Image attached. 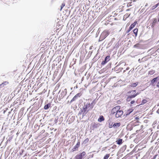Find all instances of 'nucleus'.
<instances>
[{
    "mask_svg": "<svg viewBox=\"0 0 159 159\" xmlns=\"http://www.w3.org/2000/svg\"><path fill=\"white\" fill-rule=\"evenodd\" d=\"M75 159H81L80 157L78 155H76L75 156Z\"/></svg>",
    "mask_w": 159,
    "mask_h": 159,
    "instance_id": "nucleus-31",
    "label": "nucleus"
},
{
    "mask_svg": "<svg viewBox=\"0 0 159 159\" xmlns=\"http://www.w3.org/2000/svg\"><path fill=\"white\" fill-rule=\"evenodd\" d=\"M157 112L159 114V108H158V110L157 111Z\"/></svg>",
    "mask_w": 159,
    "mask_h": 159,
    "instance_id": "nucleus-39",
    "label": "nucleus"
},
{
    "mask_svg": "<svg viewBox=\"0 0 159 159\" xmlns=\"http://www.w3.org/2000/svg\"><path fill=\"white\" fill-rule=\"evenodd\" d=\"M108 35L109 33L107 31H104L101 34V37L104 39Z\"/></svg>",
    "mask_w": 159,
    "mask_h": 159,
    "instance_id": "nucleus-6",
    "label": "nucleus"
},
{
    "mask_svg": "<svg viewBox=\"0 0 159 159\" xmlns=\"http://www.w3.org/2000/svg\"><path fill=\"white\" fill-rule=\"evenodd\" d=\"M60 92H61V93L60 95H59V98L61 99L66 95L67 93V89H65L62 90H60L59 92V93Z\"/></svg>",
    "mask_w": 159,
    "mask_h": 159,
    "instance_id": "nucleus-3",
    "label": "nucleus"
},
{
    "mask_svg": "<svg viewBox=\"0 0 159 159\" xmlns=\"http://www.w3.org/2000/svg\"><path fill=\"white\" fill-rule=\"evenodd\" d=\"M92 48V46L90 47V49H91Z\"/></svg>",
    "mask_w": 159,
    "mask_h": 159,
    "instance_id": "nucleus-43",
    "label": "nucleus"
},
{
    "mask_svg": "<svg viewBox=\"0 0 159 159\" xmlns=\"http://www.w3.org/2000/svg\"><path fill=\"white\" fill-rule=\"evenodd\" d=\"M126 145H124L123 147H122V148L123 149H124V150L126 148Z\"/></svg>",
    "mask_w": 159,
    "mask_h": 159,
    "instance_id": "nucleus-36",
    "label": "nucleus"
},
{
    "mask_svg": "<svg viewBox=\"0 0 159 159\" xmlns=\"http://www.w3.org/2000/svg\"><path fill=\"white\" fill-rule=\"evenodd\" d=\"M110 156L109 154H107L104 157L103 159H107Z\"/></svg>",
    "mask_w": 159,
    "mask_h": 159,
    "instance_id": "nucleus-24",
    "label": "nucleus"
},
{
    "mask_svg": "<svg viewBox=\"0 0 159 159\" xmlns=\"http://www.w3.org/2000/svg\"><path fill=\"white\" fill-rule=\"evenodd\" d=\"M143 58H142V59H139L138 60V61L139 62H140L141 61H142L143 60Z\"/></svg>",
    "mask_w": 159,
    "mask_h": 159,
    "instance_id": "nucleus-35",
    "label": "nucleus"
},
{
    "mask_svg": "<svg viewBox=\"0 0 159 159\" xmlns=\"http://www.w3.org/2000/svg\"><path fill=\"white\" fill-rule=\"evenodd\" d=\"M137 85H138V84L137 83H132L131 84L130 86L131 87H135L136 86H137Z\"/></svg>",
    "mask_w": 159,
    "mask_h": 159,
    "instance_id": "nucleus-21",
    "label": "nucleus"
},
{
    "mask_svg": "<svg viewBox=\"0 0 159 159\" xmlns=\"http://www.w3.org/2000/svg\"><path fill=\"white\" fill-rule=\"evenodd\" d=\"M116 142L117 144L119 145H120L122 143V139H119L118 140H116Z\"/></svg>",
    "mask_w": 159,
    "mask_h": 159,
    "instance_id": "nucleus-17",
    "label": "nucleus"
},
{
    "mask_svg": "<svg viewBox=\"0 0 159 159\" xmlns=\"http://www.w3.org/2000/svg\"><path fill=\"white\" fill-rule=\"evenodd\" d=\"M133 111V109L132 108H130L127 110L126 113V115H129Z\"/></svg>",
    "mask_w": 159,
    "mask_h": 159,
    "instance_id": "nucleus-14",
    "label": "nucleus"
},
{
    "mask_svg": "<svg viewBox=\"0 0 159 159\" xmlns=\"http://www.w3.org/2000/svg\"><path fill=\"white\" fill-rule=\"evenodd\" d=\"M129 9H128L127 11H129Z\"/></svg>",
    "mask_w": 159,
    "mask_h": 159,
    "instance_id": "nucleus-44",
    "label": "nucleus"
},
{
    "mask_svg": "<svg viewBox=\"0 0 159 159\" xmlns=\"http://www.w3.org/2000/svg\"><path fill=\"white\" fill-rule=\"evenodd\" d=\"M51 104L50 103H48V104L46 105L44 107V108L45 110H47L51 106Z\"/></svg>",
    "mask_w": 159,
    "mask_h": 159,
    "instance_id": "nucleus-13",
    "label": "nucleus"
},
{
    "mask_svg": "<svg viewBox=\"0 0 159 159\" xmlns=\"http://www.w3.org/2000/svg\"><path fill=\"white\" fill-rule=\"evenodd\" d=\"M157 87H158V88H159V81L157 83Z\"/></svg>",
    "mask_w": 159,
    "mask_h": 159,
    "instance_id": "nucleus-38",
    "label": "nucleus"
},
{
    "mask_svg": "<svg viewBox=\"0 0 159 159\" xmlns=\"http://www.w3.org/2000/svg\"><path fill=\"white\" fill-rule=\"evenodd\" d=\"M120 125V123H115L113 125V126H114V128H116L117 127H119Z\"/></svg>",
    "mask_w": 159,
    "mask_h": 159,
    "instance_id": "nucleus-12",
    "label": "nucleus"
},
{
    "mask_svg": "<svg viewBox=\"0 0 159 159\" xmlns=\"http://www.w3.org/2000/svg\"><path fill=\"white\" fill-rule=\"evenodd\" d=\"M93 106V103H92L90 104V109H92Z\"/></svg>",
    "mask_w": 159,
    "mask_h": 159,
    "instance_id": "nucleus-30",
    "label": "nucleus"
},
{
    "mask_svg": "<svg viewBox=\"0 0 159 159\" xmlns=\"http://www.w3.org/2000/svg\"><path fill=\"white\" fill-rule=\"evenodd\" d=\"M125 70L124 71V72H125Z\"/></svg>",
    "mask_w": 159,
    "mask_h": 159,
    "instance_id": "nucleus-47",
    "label": "nucleus"
},
{
    "mask_svg": "<svg viewBox=\"0 0 159 159\" xmlns=\"http://www.w3.org/2000/svg\"><path fill=\"white\" fill-rule=\"evenodd\" d=\"M104 120V118L102 116H100L99 118L98 119V121L99 122H101Z\"/></svg>",
    "mask_w": 159,
    "mask_h": 159,
    "instance_id": "nucleus-16",
    "label": "nucleus"
},
{
    "mask_svg": "<svg viewBox=\"0 0 159 159\" xmlns=\"http://www.w3.org/2000/svg\"><path fill=\"white\" fill-rule=\"evenodd\" d=\"M158 80H159V76L155 78L152 80L151 81L150 85H153Z\"/></svg>",
    "mask_w": 159,
    "mask_h": 159,
    "instance_id": "nucleus-8",
    "label": "nucleus"
},
{
    "mask_svg": "<svg viewBox=\"0 0 159 159\" xmlns=\"http://www.w3.org/2000/svg\"><path fill=\"white\" fill-rule=\"evenodd\" d=\"M110 121H111L110 120H109L108 121V123H109V127L110 128H111L112 127H114V126H113V125H112V124H111Z\"/></svg>",
    "mask_w": 159,
    "mask_h": 159,
    "instance_id": "nucleus-22",
    "label": "nucleus"
},
{
    "mask_svg": "<svg viewBox=\"0 0 159 159\" xmlns=\"http://www.w3.org/2000/svg\"><path fill=\"white\" fill-rule=\"evenodd\" d=\"M155 73V71L154 70H151L149 71L148 72V74L152 75L153 74Z\"/></svg>",
    "mask_w": 159,
    "mask_h": 159,
    "instance_id": "nucleus-25",
    "label": "nucleus"
},
{
    "mask_svg": "<svg viewBox=\"0 0 159 159\" xmlns=\"http://www.w3.org/2000/svg\"><path fill=\"white\" fill-rule=\"evenodd\" d=\"M81 96V94L80 93H78L77 94H76L70 101V103H71L75 101Z\"/></svg>",
    "mask_w": 159,
    "mask_h": 159,
    "instance_id": "nucleus-5",
    "label": "nucleus"
},
{
    "mask_svg": "<svg viewBox=\"0 0 159 159\" xmlns=\"http://www.w3.org/2000/svg\"><path fill=\"white\" fill-rule=\"evenodd\" d=\"M80 142L79 141L75 145V146L74 147V149L75 150L76 149V148H78L80 146Z\"/></svg>",
    "mask_w": 159,
    "mask_h": 159,
    "instance_id": "nucleus-19",
    "label": "nucleus"
},
{
    "mask_svg": "<svg viewBox=\"0 0 159 159\" xmlns=\"http://www.w3.org/2000/svg\"><path fill=\"white\" fill-rule=\"evenodd\" d=\"M138 31V29H135L133 30V32L135 34V37H136L137 36Z\"/></svg>",
    "mask_w": 159,
    "mask_h": 159,
    "instance_id": "nucleus-20",
    "label": "nucleus"
},
{
    "mask_svg": "<svg viewBox=\"0 0 159 159\" xmlns=\"http://www.w3.org/2000/svg\"><path fill=\"white\" fill-rule=\"evenodd\" d=\"M157 21V20L156 19H155L154 20V21H153V23H155Z\"/></svg>",
    "mask_w": 159,
    "mask_h": 159,
    "instance_id": "nucleus-40",
    "label": "nucleus"
},
{
    "mask_svg": "<svg viewBox=\"0 0 159 159\" xmlns=\"http://www.w3.org/2000/svg\"><path fill=\"white\" fill-rule=\"evenodd\" d=\"M110 60V56H107L105 58L104 61H103L101 63L102 65H105L108 61Z\"/></svg>",
    "mask_w": 159,
    "mask_h": 159,
    "instance_id": "nucleus-7",
    "label": "nucleus"
},
{
    "mask_svg": "<svg viewBox=\"0 0 159 159\" xmlns=\"http://www.w3.org/2000/svg\"><path fill=\"white\" fill-rule=\"evenodd\" d=\"M131 100V99L129 97L127 96V98H126V101L127 102H129Z\"/></svg>",
    "mask_w": 159,
    "mask_h": 159,
    "instance_id": "nucleus-29",
    "label": "nucleus"
},
{
    "mask_svg": "<svg viewBox=\"0 0 159 159\" xmlns=\"http://www.w3.org/2000/svg\"><path fill=\"white\" fill-rule=\"evenodd\" d=\"M128 96L130 98H131V99L135 97V95H130V94H129V95Z\"/></svg>",
    "mask_w": 159,
    "mask_h": 159,
    "instance_id": "nucleus-26",
    "label": "nucleus"
},
{
    "mask_svg": "<svg viewBox=\"0 0 159 159\" xmlns=\"http://www.w3.org/2000/svg\"><path fill=\"white\" fill-rule=\"evenodd\" d=\"M139 93H135V94L134 95H135V97L137 95H139Z\"/></svg>",
    "mask_w": 159,
    "mask_h": 159,
    "instance_id": "nucleus-37",
    "label": "nucleus"
},
{
    "mask_svg": "<svg viewBox=\"0 0 159 159\" xmlns=\"http://www.w3.org/2000/svg\"><path fill=\"white\" fill-rule=\"evenodd\" d=\"M120 107L119 106H116L112 109L111 112V114L115 115V114L117 112V111H120Z\"/></svg>",
    "mask_w": 159,
    "mask_h": 159,
    "instance_id": "nucleus-2",
    "label": "nucleus"
},
{
    "mask_svg": "<svg viewBox=\"0 0 159 159\" xmlns=\"http://www.w3.org/2000/svg\"><path fill=\"white\" fill-rule=\"evenodd\" d=\"M134 103H135V101L134 100L130 102L131 104H134Z\"/></svg>",
    "mask_w": 159,
    "mask_h": 159,
    "instance_id": "nucleus-33",
    "label": "nucleus"
},
{
    "mask_svg": "<svg viewBox=\"0 0 159 159\" xmlns=\"http://www.w3.org/2000/svg\"><path fill=\"white\" fill-rule=\"evenodd\" d=\"M134 47L136 48L141 49L143 47V46L142 44L138 43L134 45Z\"/></svg>",
    "mask_w": 159,
    "mask_h": 159,
    "instance_id": "nucleus-9",
    "label": "nucleus"
},
{
    "mask_svg": "<svg viewBox=\"0 0 159 159\" xmlns=\"http://www.w3.org/2000/svg\"><path fill=\"white\" fill-rule=\"evenodd\" d=\"M147 102V100L146 99L143 100L141 102V104H143Z\"/></svg>",
    "mask_w": 159,
    "mask_h": 159,
    "instance_id": "nucleus-27",
    "label": "nucleus"
},
{
    "mask_svg": "<svg viewBox=\"0 0 159 159\" xmlns=\"http://www.w3.org/2000/svg\"><path fill=\"white\" fill-rule=\"evenodd\" d=\"M90 109V103L88 102L85 103L79 114L82 113L83 116H85Z\"/></svg>",
    "mask_w": 159,
    "mask_h": 159,
    "instance_id": "nucleus-1",
    "label": "nucleus"
},
{
    "mask_svg": "<svg viewBox=\"0 0 159 159\" xmlns=\"http://www.w3.org/2000/svg\"><path fill=\"white\" fill-rule=\"evenodd\" d=\"M129 15H129L128 16V17H129Z\"/></svg>",
    "mask_w": 159,
    "mask_h": 159,
    "instance_id": "nucleus-45",
    "label": "nucleus"
},
{
    "mask_svg": "<svg viewBox=\"0 0 159 159\" xmlns=\"http://www.w3.org/2000/svg\"><path fill=\"white\" fill-rule=\"evenodd\" d=\"M136 93V91L134 90L128 92L127 93L129 94L134 95Z\"/></svg>",
    "mask_w": 159,
    "mask_h": 159,
    "instance_id": "nucleus-11",
    "label": "nucleus"
},
{
    "mask_svg": "<svg viewBox=\"0 0 159 159\" xmlns=\"http://www.w3.org/2000/svg\"><path fill=\"white\" fill-rule=\"evenodd\" d=\"M129 67H127L126 69V70H128L129 69Z\"/></svg>",
    "mask_w": 159,
    "mask_h": 159,
    "instance_id": "nucleus-42",
    "label": "nucleus"
},
{
    "mask_svg": "<svg viewBox=\"0 0 159 159\" xmlns=\"http://www.w3.org/2000/svg\"><path fill=\"white\" fill-rule=\"evenodd\" d=\"M159 5V2L158 3H157V4H156V5H155L153 6L152 7V10L156 8L157 7H158V6Z\"/></svg>",
    "mask_w": 159,
    "mask_h": 159,
    "instance_id": "nucleus-23",
    "label": "nucleus"
},
{
    "mask_svg": "<svg viewBox=\"0 0 159 159\" xmlns=\"http://www.w3.org/2000/svg\"><path fill=\"white\" fill-rule=\"evenodd\" d=\"M131 29H130V28L129 27V30L126 31V33H129L131 30Z\"/></svg>",
    "mask_w": 159,
    "mask_h": 159,
    "instance_id": "nucleus-34",
    "label": "nucleus"
},
{
    "mask_svg": "<svg viewBox=\"0 0 159 159\" xmlns=\"http://www.w3.org/2000/svg\"><path fill=\"white\" fill-rule=\"evenodd\" d=\"M65 6V4L64 3H62L61 4V6L60 11L62 9L63 7H64Z\"/></svg>",
    "mask_w": 159,
    "mask_h": 159,
    "instance_id": "nucleus-28",
    "label": "nucleus"
},
{
    "mask_svg": "<svg viewBox=\"0 0 159 159\" xmlns=\"http://www.w3.org/2000/svg\"><path fill=\"white\" fill-rule=\"evenodd\" d=\"M89 141V139L88 138L86 139L84 141L85 143L88 142Z\"/></svg>",
    "mask_w": 159,
    "mask_h": 159,
    "instance_id": "nucleus-32",
    "label": "nucleus"
},
{
    "mask_svg": "<svg viewBox=\"0 0 159 159\" xmlns=\"http://www.w3.org/2000/svg\"><path fill=\"white\" fill-rule=\"evenodd\" d=\"M136 23L137 22H134L133 24H132L129 27L130 28V29H132L134 28L136 24Z\"/></svg>",
    "mask_w": 159,
    "mask_h": 159,
    "instance_id": "nucleus-18",
    "label": "nucleus"
},
{
    "mask_svg": "<svg viewBox=\"0 0 159 159\" xmlns=\"http://www.w3.org/2000/svg\"><path fill=\"white\" fill-rule=\"evenodd\" d=\"M7 81H5L2 83V84H0V88H2L4 87L6 85L8 84Z\"/></svg>",
    "mask_w": 159,
    "mask_h": 159,
    "instance_id": "nucleus-10",
    "label": "nucleus"
},
{
    "mask_svg": "<svg viewBox=\"0 0 159 159\" xmlns=\"http://www.w3.org/2000/svg\"><path fill=\"white\" fill-rule=\"evenodd\" d=\"M139 106V105H138L137 106H137Z\"/></svg>",
    "mask_w": 159,
    "mask_h": 159,
    "instance_id": "nucleus-46",
    "label": "nucleus"
},
{
    "mask_svg": "<svg viewBox=\"0 0 159 159\" xmlns=\"http://www.w3.org/2000/svg\"><path fill=\"white\" fill-rule=\"evenodd\" d=\"M92 103H93H93H94V104H95V100H94L93 101V102H92Z\"/></svg>",
    "mask_w": 159,
    "mask_h": 159,
    "instance_id": "nucleus-41",
    "label": "nucleus"
},
{
    "mask_svg": "<svg viewBox=\"0 0 159 159\" xmlns=\"http://www.w3.org/2000/svg\"><path fill=\"white\" fill-rule=\"evenodd\" d=\"M123 114V111L120 110V111H117V112L115 114V117L116 118H121V116H122Z\"/></svg>",
    "mask_w": 159,
    "mask_h": 159,
    "instance_id": "nucleus-4",
    "label": "nucleus"
},
{
    "mask_svg": "<svg viewBox=\"0 0 159 159\" xmlns=\"http://www.w3.org/2000/svg\"><path fill=\"white\" fill-rule=\"evenodd\" d=\"M85 152H83L82 153H80V154L78 155L82 159L83 157L85 155Z\"/></svg>",
    "mask_w": 159,
    "mask_h": 159,
    "instance_id": "nucleus-15",
    "label": "nucleus"
}]
</instances>
